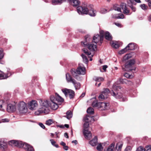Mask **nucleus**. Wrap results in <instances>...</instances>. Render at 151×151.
<instances>
[{
	"mask_svg": "<svg viewBox=\"0 0 151 151\" xmlns=\"http://www.w3.org/2000/svg\"><path fill=\"white\" fill-rule=\"evenodd\" d=\"M90 36L87 35L85 37V41H82L81 42V45L84 47H87L88 49L90 50V52H88V50L85 48L83 49V52L87 55L88 56V57H91L93 56V55H90L91 54V52H93L97 50V44H93V42L91 43H88V42L90 41Z\"/></svg>",
	"mask_w": 151,
	"mask_h": 151,
	"instance_id": "nucleus-1",
	"label": "nucleus"
},
{
	"mask_svg": "<svg viewBox=\"0 0 151 151\" xmlns=\"http://www.w3.org/2000/svg\"><path fill=\"white\" fill-rule=\"evenodd\" d=\"M9 144L13 147L16 146L19 148L23 147L26 151H34V149L32 146L21 141L12 140L9 141Z\"/></svg>",
	"mask_w": 151,
	"mask_h": 151,
	"instance_id": "nucleus-2",
	"label": "nucleus"
},
{
	"mask_svg": "<svg viewBox=\"0 0 151 151\" xmlns=\"http://www.w3.org/2000/svg\"><path fill=\"white\" fill-rule=\"evenodd\" d=\"M71 73L73 77L78 81L81 80V77L78 75L85 74L86 73V69L83 65L79 66L76 70L73 68L70 70Z\"/></svg>",
	"mask_w": 151,
	"mask_h": 151,
	"instance_id": "nucleus-3",
	"label": "nucleus"
},
{
	"mask_svg": "<svg viewBox=\"0 0 151 151\" xmlns=\"http://www.w3.org/2000/svg\"><path fill=\"white\" fill-rule=\"evenodd\" d=\"M39 102L41 107L37 111L35 112V114L38 115L43 113L45 114H48L50 111L49 109V103L48 101L47 100H40Z\"/></svg>",
	"mask_w": 151,
	"mask_h": 151,
	"instance_id": "nucleus-4",
	"label": "nucleus"
},
{
	"mask_svg": "<svg viewBox=\"0 0 151 151\" xmlns=\"http://www.w3.org/2000/svg\"><path fill=\"white\" fill-rule=\"evenodd\" d=\"M77 10L79 14H88L91 16H96V11L92 8L89 10L86 7L79 6L77 7Z\"/></svg>",
	"mask_w": 151,
	"mask_h": 151,
	"instance_id": "nucleus-5",
	"label": "nucleus"
},
{
	"mask_svg": "<svg viewBox=\"0 0 151 151\" xmlns=\"http://www.w3.org/2000/svg\"><path fill=\"white\" fill-rule=\"evenodd\" d=\"M120 7H119V6L118 4H115L114 5L113 9L114 10L116 11H117L118 12H122L121 11V9H122L123 11V13L126 15H130L131 13L129 14V11L127 7L126 4L124 3H122L120 5Z\"/></svg>",
	"mask_w": 151,
	"mask_h": 151,
	"instance_id": "nucleus-6",
	"label": "nucleus"
},
{
	"mask_svg": "<svg viewBox=\"0 0 151 151\" xmlns=\"http://www.w3.org/2000/svg\"><path fill=\"white\" fill-rule=\"evenodd\" d=\"M121 88L120 86H119L114 84L112 86L111 91V93L112 96L116 99H120L122 97V94L120 92H118V91L119 89Z\"/></svg>",
	"mask_w": 151,
	"mask_h": 151,
	"instance_id": "nucleus-7",
	"label": "nucleus"
},
{
	"mask_svg": "<svg viewBox=\"0 0 151 151\" xmlns=\"http://www.w3.org/2000/svg\"><path fill=\"white\" fill-rule=\"evenodd\" d=\"M135 61L134 60H132L126 63L125 65V70L128 71L135 70L136 68L134 66Z\"/></svg>",
	"mask_w": 151,
	"mask_h": 151,
	"instance_id": "nucleus-8",
	"label": "nucleus"
},
{
	"mask_svg": "<svg viewBox=\"0 0 151 151\" xmlns=\"http://www.w3.org/2000/svg\"><path fill=\"white\" fill-rule=\"evenodd\" d=\"M17 109L21 113L26 112L27 110L26 103L23 101L20 102L17 104Z\"/></svg>",
	"mask_w": 151,
	"mask_h": 151,
	"instance_id": "nucleus-9",
	"label": "nucleus"
},
{
	"mask_svg": "<svg viewBox=\"0 0 151 151\" xmlns=\"http://www.w3.org/2000/svg\"><path fill=\"white\" fill-rule=\"evenodd\" d=\"M62 91L66 97L68 95L70 99L74 98L75 96V92L67 88L63 89Z\"/></svg>",
	"mask_w": 151,
	"mask_h": 151,
	"instance_id": "nucleus-10",
	"label": "nucleus"
},
{
	"mask_svg": "<svg viewBox=\"0 0 151 151\" xmlns=\"http://www.w3.org/2000/svg\"><path fill=\"white\" fill-rule=\"evenodd\" d=\"M89 126L88 122H85L83 124V133L84 135L88 138L91 137L92 135L91 132L88 130V128L89 127Z\"/></svg>",
	"mask_w": 151,
	"mask_h": 151,
	"instance_id": "nucleus-11",
	"label": "nucleus"
},
{
	"mask_svg": "<svg viewBox=\"0 0 151 151\" xmlns=\"http://www.w3.org/2000/svg\"><path fill=\"white\" fill-rule=\"evenodd\" d=\"M54 96L52 95L50 97L51 102L49 103V106L53 110H56L58 108V103L55 101Z\"/></svg>",
	"mask_w": 151,
	"mask_h": 151,
	"instance_id": "nucleus-12",
	"label": "nucleus"
},
{
	"mask_svg": "<svg viewBox=\"0 0 151 151\" xmlns=\"http://www.w3.org/2000/svg\"><path fill=\"white\" fill-rule=\"evenodd\" d=\"M103 39H101V37L99 35H94L93 38V42H94L95 44H97V43L99 42L98 44L101 45L103 41Z\"/></svg>",
	"mask_w": 151,
	"mask_h": 151,
	"instance_id": "nucleus-13",
	"label": "nucleus"
},
{
	"mask_svg": "<svg viewBox=\"0 0 151 151\" xmlns=\"http://www.w3.org/2000/svg\"><path fill=\"white\" fill-rule=\"evenodd\" d=\"M99 109L100 110H105L109 109L110 108L109 104L103 102H99Z\"/></svg>",
	"mask_w": 151,
	"mask_h": 151,
	"instance_id": "nucleus-14",
	"label": "nucleus"
},
{
	"mask_svg": "<svg viewBox=\"0 0 151 151\" xmlns=\"http://www.w3.org/2000/svg\"><path fill=\"white\" fill-rule=\"evenodd\" d=\"M7 73L4 74V73L0 70V79H3L6 78L12 75V73L10 70V69H8Z\"/></svg>",
	"mask_w": 151,
	"mask_h": 151,
	"instance_id": "nucleus-15",
	"label": "nucleus"
},
{
	"mask_svg": "<svg viewBox=\"0 0 151 151\" xmlns=\"http://www.w3.org/2000/svg\"><path fill=\"white\" fill-rule=\"evenodd\" d=\"M16 110V107L15 104H10L8 105L7 108V111L9 112H12L15 111Z\"/></svg>",
	"mask_w": 151,
	"mask_h": 151,
	"instance_id": "nucleus-16",
	"label": "nucleus"
},
{
	"mask_svg": "<svg viewBox=\"0 0 151 151\" xmlns=\"http://www.w3.org/2000/svg\"><path fill=\"white\" fill-rule=\"evenodd\" d=\"M6 142L3 139L0 140V148L2 150H5L7 147Z\"/></svg>",
	"mask_w": 151,
	"mask_h": 151,
	"instance_id": "nucleus-17",
	"label": "nucleus"
},
{
	"mask_svg": "<svg viewBox=\"0 0 151 151\" xmlns=\"http://www.w3.org/2000/svg\"><path fill=\"white\" fill-rule=\"evenodd\" d=\"M38 104L36 101L35 100H32L29 104V108L31 110H34L36 109L37 107Z\"/></svg>",
	"mask_w": 151,
	"mask_h": 151,
	"instance_id": "nucleus-18",
	"label": "nucleus"
},
{
	"mask_svg": "<svg viewBox=\"0 0 151 151\" xmlns=\"http://www.w3.org/2000/svg\"><path fill=\"white\" fill-rule=\"evenodd\" d=\"M55 101L57 103L62 102L63 101L64 99L58 94L56 93L55 94Z\"/></svg>",
	"mask_w": 151,
	"mask_h": 151,
	"instance_id": "nucleus-19",
	"label": "nucleus"
},
{
	"mask_svg": "<svg viewBox=\"0 0 151 151\" xmlns=\"http://www.w3.org/2000/svg\"><path fill=\"white\" fill-rule=\"evenodd\" d=\"M66 79L68 82L73 83L75 80L73 78L72 76L68 73L65 75Z\"/></svg>",
	"mask_w": 151,
	"mask_h": 151,
	"instance_id": "nucleus-20",
	"label": "nucleus"
},
{
	"mask_svg": "<svg viewBox=\"0 0 151 151\" xmlns=\"http://www.w3.org/2000/svg\"><path fill=\"white\" fill-rule=\"evenodd\" d=\"M136 44L133 43H129L127 46V50H132L135 49Z\"/></svg>",
	"mask_w": 151,
	"mask_h": 151,
	"instance_id": "nucleus-21",
	"label": "nucleus"
},
{
	"mask_svg": "<svg viewBox=\"0 0 151 151\" xmlns=\"http://www.w3.org/2000/svg\"><path fill=\"white\" fill-rule=\"evenodd\" d=\"M119 81L120 83L122 84L126 83L129 85H131L132 84V82L130 81H128L126 79H122L120 78Z\"/></svg>",
	"mask_w": 151,
	"mask_h": 151,
	"instance_id": "nucleus-22",
	"label": "nucleus"
},
{
	"mask_svg": "<svg viewBox=\"0 0 151 151\" xmlns=\"http://www.w3.org/2000/svg\"><path fill=\"white\" fill-rule=\"evenodd\" d=\"M97 138L96 136L89 142V144L92 146H96L97 143Z\"/></svg>",
	"mask_w": 151,
	"mask_h": 151,
	"instance_id": "nucleus-23",
	"label": "nucleus"
},
{
	"mask_svg": "<svg viewBox=\"0 0 151 151\" xmlns=\"http://www.w3.org/2000/svg\"><path fill=\"white\" fill-rule=\"evenodd\" d=\"M105 38L109 41H111L112 40V37L110 33L108 32H106L105 34Z\"/></svg>",
	"mask_w": 151,
	"mask_h": 151,
	"instance_id": "nucleus-24",
	"label": "nucleus"
},
{
	"mask_svg": "<svg viewBox=\"0 0 151 151\" xmlns=\"http://www.w3.org/2000/svg\"><path fill=\"white\" fill-rule=\"evenodd\" d=\"M72 83L76 89L78 90L80 89L81 85L79 83L77 82L75 80Z\"/></svg>",
	"mask_w": 151,
	"mask_h": 151,
	"instance_id": "nucleus-25",
	"label": "nucleus"
},
{
	"mask_svg": "<svg viewBox=\"0 0 151 151\" xmlns=\"http://www.w3.org/2000/svg\"><path fill=\"white\" fill-rule=\"evenodd\" d=\"M110 91L108 88H104V91L101 93L106 97L107 98L108 96L110 93Z\"/></svg>",
	"mask_w": 151,
	"mask_h": 151,
	"instance_id": "nucleus-26",
	"label": "nucleus"
},
{
	"mask_svg": "<svg viewBox=\"0 0 151 151\" xmlns=\"http://www.w3.org/2000/svg\"><path fill=\"white\" fill-rule=\"evenodd\" d=\"M123 145V143L122 142H119L116 144V148L117 150V151H121Z\"/></svg>",
	"mask_w": 151,
	"mask_h": 151,
	"instance_id": "nucleus-27",
	"label": "nucleus"
},
{
	"mask_svg": "<svg viewBox=\"0 0 151 151\" xmlns=\"http://www.w3.org/2000/svg\"><path fill=\"white\" fill-rule=\"evenodd\" d=\"M69 3H72V5L74 7L77 6L80 3V1L78 0H72L71 2Z\"/></svg>",
	"mask_w": 151,
	"mask_h": 151,
	"instance_id": "nucleus-28",
	"label": "nucleus"
},
{
	"mask_svg": "<svg viewBox=\"0 0 151 151\" xmlns=\"http://www.w3.org/2000/svg\"><path fill=\"white\" fill-rule=\"evenodd\" d=\"M115 144L112 143L104 151H113L114 148Z\"/></svg>",
	"mask_w": 151,
	"mask_h": 151,
	"instance_id": "nucleus-29",
	"label": "nucleus"
},
{
	"mask_svg": "<svg viewBox=\"0 0 151 151\" xmlns=\"http://www.w3.org/2000/svg\"><path fill=\"white\" fill-rule=\"evenodd\" d=\"M113 17L115 19H124V15L122 14H119L118 15L116 14L113 16Z\"/></svg>",
	"mask_w": 151,
	"mask_h": 151,
	"instance_id": "nucleus-30",
	"label": "nucleus"
},
{
	"mask_svg": "<svg viewBox=\"0 0 151 151\" xmlns=\"http://www.w3.org/2000/svg\"><path fill=\"white\" fill-rule=\"evenodd\" d=\"M99 102H98L97 100L93 101L92 103V106L93 107H96L99 109Z\"/></svg>",
	"mask_w": 151,
	"mask_h": 151,
	"instance_id": "nucleus-31",
	"label": "nucleus"
},
{
	"mask_svg": "<svg viewBox=\"0 0 151 151\" xmlns=\"http://www.w3.org/2000/svg\"><path fill=\"white\" fill-rule=\"evenodd\" d=\"M66 118L68 119H70L72 116V113L71 111H68L66 112Z\"/></svg>",
	"mask_w": 151,
	"mask_h": 151,
	"instance_id": "nucleus-32",
	"label": "nucleus"
},
{
	"mask_svg": "<svg viewBox=\"0 0 151 151\" xmlns=\"http://www.w3.org/2000/svg\"><path fill=\"white\" fill-rule=\"evenodd\" d=\"M4 56V53L3 52V50L2 49L0 48V63H1V60L3 58Z\"/></svg>",
	"mask_w": 151,
	"mask_h": 151,
	"instance_id": "nucleus-33",
	"label": "nucleus"
},
{
	"mask_svg": "<svg viewBox=\"0 0 151 151\" xmlns=\"http://www.w3.org/2000/svg\"><path fill=\"white\" fill-rule=\"evenodd\" d=\"M93 79L96 82H100L104 80L103 78L100 77H95Z\"/></svg>",
	"mask_w": 151,
	"mask_h": 151,
	"instance_id": "nucleus-34",
	"label": "nucleus"
},
{
	"mask_svg": "<svg viewBox=\"0 0 151 151\" xmlns=\"http://www.w3.org/2000/svg\"><path fill=\"white\" fill-rule=\"evenodd\" d=\"M87 112L88 114H93L94 113V111L93 108L92 107H90L87 109Z\"/></svg>",
	"mask_w": 151,
	"mask_h": 151,
	"instance_id": "nucleus-35",
	"label": "nucleus"
},
{
	"mask_svg": "<svg viewBox=\"0 0 151 151\" xmlns=\"http://www.w3.org/2000/svg\"><path fill=\"white\" fill-rule=\"evenodd\" d=\"M60 144L63 146V149L65 150H68V147L66 145V144L63 141H62L60 143Z\"/></svg>",
	"mask_w": 151,
	"mask_h": 151,
	"instance_id": "nucleus-36",
	"label": "nucleus"
},
{
	"mask_svg": "<svg viewBox=\"0 0 151 151\" xmlns=\"http://www.w3.org/2000/svg\"><path fill=\"white\" fill-rule=\"evenodd\" d=\"M53 123V121L52 119H50L46 122L45 124L46 125L50 126Z\"/></svg>",
	"mask_w": 151,
	"mask_h": 151,
	"instance_id": "nucleus-37",
	"label": "nucleus"
},
{
	"mask_svg": "<svg viewBox=\"0 0 151 151\" xmlns=\"http://www.w3.org/2000/svg\"><path fill=\"white\" fill-rule=\"evenodd\" d=\"M81 56L83 59L84 62L85 63H87L88 62V60L87 57L84 54H83L81 55Z\"/></svg>",
	"mask_w": 151,
	"mask_h": 151,
	"instance_id": "nucleus-38",
	"label": "nucleus"
},
{
	"mask_svg": "<svg viewBox=\"0 0 151 151\" xmlns=\"http://www.w3.org/2000/svg\"><path fill=\"white\" fill-rule=\"evenodd\" d=\"M112 46L115 48H117L119 47V46L116 42H113L111 44Z\"/></svg>",
	"mask_w": 151,
	"mask_h": 151,
	"instance_id": "nucleus-39",
	"label": "nucleus"
},
{
	"mask_svg": "<svg viewBox=\"0 0 151 151\" xmlns=\"http://www.w3.org/2000/svg\"><path fill=\"white\" fill-rule=\"evenodd\" d=\"M50 141L52 145L55 146L57 148H58L59 147L58 145V144H55L56 142L53 140V139H50Z\"/></svg>",
	"mask_w": 151,
	"mask_h": 151,
	"instance_id": "nucleus-40",
	"label": "nucleus"
},
{
	"mask_svg": "<svg viewBox=\"0 0 151 151\" xmlns=\"http://www.w3.org/2000/svg\"><path fill=\"white\" fill-rule=\"evenodd\" d=\"M127 48H126V47L122 49L121 50H120L119 52V53L120 55L126 52L127 50Z\"/></svg>",
	"mask_w": 151,
	"mask_h": 151,
	"instance_id": "nucleus-41",
	"label": "nucleus"
},
{
	"mask_svg": "<svg viewBox=\"0 0 151 151\" xmlns=\"http://www.w3.org/2000/svg\"><path fill=\"white\" fill-rule=\"evenodd\" d=\"M98 98L100 100H102L105 99H106L107 98L106 97V96L101 93V94L99 96Z\"/></svg>",
	"mask_w": 151,
	"mask_h": 151,
	"instance_id": "nucleus-42",
	"label": "nucleus"
},
{
	"mask_svg": "<svg viewBox=\"0 0 151 151\" xmlns=\"http://www.w3.org/2000/svg\"><path fill=\"white\" fill-rule=\"evenodd\" d=\"M96 149L98 151H101L103 149L102 145L101 144H99L96 147Z\"/></svg>",
	"mask_w": 151,
	"mask_h": 151,
	"instance_id": "nucleus-43",
	"label": "nucleus"
},
{
	"mask_svg": "<svg viewBox=\"0 0 151 151\" xmlns=\"http://www.w3.org/2000/svg\"><path fill=\"white\" fill-rule=\"evenodd\" d=\"M131 57L129 54H127L123 58V60L126 61L128 60Z\"/></svg>",
	"mask_w": 151,
	"mask_h": 151,
	"instance_id": "nucleus-44",
	"label": "nucleus"
},
{
	"mask_svg": "<svg viewBox=\"0 0 151 151\" xmlns=\"http://www.w3.org/2000/svg\"><path fill=\"white\" fill-rule=\"evenodd\" d=\"M100 36L101 37V39H104V35H105V33L103 30H101L100 31Z\"/></svg>",
	"mask_w": 151,
	"mask_h": 151,
	"instance_id": "nucleus-45",
	"label": "nucleus"
},
{
	"mask_svg": "<svg viewBox=\"0 0 151 151\" xmlns=\"http://www.w3.org/2000/svg\"><path fill=\"white\" fill-rule=\"evenodd\" d=\"M124 76L127 78H132L133 77L132 75H131L127 73H124Z\"/></svg>",
	"mask_w": 151,
	"mask_h": 151,
	"instance_id": "nucleus-46",
	"label": "nucleus"
},
{
	"mask_svg": "<svg viewBox=\"0 0 151 151\" xmlns=\"http://www.w3.org/2000/svg\"><path fill=\"white\" fill-rule=\"evenodd\" d=\"M129 5H134L135 4L134 0H129L127 2Z\"/></svg>",
	"mask_w": 151,
	"mask_h": 151,
	"instance_id": "nucleus-47",
	"label": "nucleus"
},
{
	"mask_svg": "<svg viewBox=\"0 0 151 151\" xmlns=\"http://www.w3.org/2000/svg\"><path fill=\"white\" fill-rule=\"evenodd\" d=\"M145 151H151V146L148 145L147 146L145 147V149H144Z\"/></svg>",
	"mask_w": 151,
	"mask_h": 151,
	"instance_id": "nucleus-48",
	"label": "nucleus"
},
{
	"mask_svg": "<svg viewBox=\"0 0 151 151\" xmlns=\"http://www.w3.org/2000/svg\"><path fill=\"white\" fill-rule=\"evenodd\" d=\"M136 151H145V150L142 146H139L137 148Z\"/></svg>",
	"mask_w": 151,
	"mask_h": 151,
	"instance_id": "nucleus-49",
	"label": "nucleus"
},
{
	"mask_svg": "<svg viewBox=\"0 0 151 151\" xmlns=\"http://www.w3.org/2000/svg\"><path fill=\"white\" fill-rule=\"evenodd\" d=\"M90 118L89 116H85L84 118V120L85 122H88V120L89 118Z\"/></svg>",
	"mask_w": 151,
	"mask_h": 151,
	"instance_id": "nucleus-50",
	"label": "nucleus"
},
{
	"mask_svg": "<svg viewBox=\"0 0 151 151\" xmlns=\"http://www.w3.org/2000/svg\"><path fill=\"white\" fill-rule=\"evenodd\" d=\"M132 147L130 146H127L125 148L124 151H131Z\"/></svg>",
	"mask_w": 151,
	"mask_h": 151,
	"instance_id": "nucleus-51",
	"label": "nucleus"
},
{
	"mask_svg": "<svg viewBox=\"0 0 151 151\" xmlns=\"http://www.w3.org/2000/svg\"><path fill=\"white\" fill-rule=\"evenodd\" d=\"M140 6L141 8L143 10H146L147 9V7L145 4H141L140 5Z\"/></svg>",
	"mask_w": 151,
	"mask_h": 151,
	"instance_id": "nucleus-52",
	"label": "nucleus"
},
{
	"mask_svg": "<svg viewBox=\"0 0 151 151\" xmlns=\"http://www.w3.org/2000/svg\"><path fill=\"white\" fill-rule=\"evenodd\" d=\"M133 5H129L130 7L132 9L133 12H135L136 11V8L134 6H132Z\"/></svg>",
	"mask_w": 151,
	"mask_h": 151,
	"instance_id": "nucleus-53",
	"label": "nucleus"
},
{
	"mask_svg": "<svg viewBox=\"0 0 151 151\" xmlns=\"http://www.w3.org/2000/svg\"><path fill=\"white\" fill-rule=\"evenodd\" d=\"M39 125L42 129H45V127L42 123H39Z\"/></svg>",
	"mask_w": 151,
	"mask_h": 151,
	"instance_id": "nucleus-54",
	"label": "nucleus"
},
{
	"mask_svg": "<svg viewBox=\"0 0 151 151\" xmlns=\"http://www.w3.org/2000/svg\"><path fill=\"white\" fill-rule=\"evenodd\" d=\"M3 101L0 100V109H1L3 107Z\"/></svg>",
	"mask_w": 151,
	"mask_h": 151,
	"instance_id": "nucleus-55",
	"label": "nucleus"
},
{
	"mask_svg": "<svg viewBox=\"0 0 151 151\" xmlns=\"http://www.w3.org/2000/svg\"><path fill=\"white\" fill-rule=\"evenodd\" d=\"M107 65H104L103 66V69L104 71H105L106 68H107Z\"/></svg>",
	"mask_w": 151,
	"mask_h": 151,
	"instance_id": "nucleus-56",
	"label": "nucleus"
},
{
	"mask_svg": "<svg viewBox=\"0 0 151 151\" xmlns=\"http://www.w3.org/2000/svg\"><path fill=\"white\" fill-rule=\"evenodd\" d=\"M2 120L3 122H8L9 121V119H3Z\"/></svg>",
	"mask_w": 151,
	"mask_h": 151,
	"instance_id": "nucleus-57",
	"label": "nucleus"
},
{
	"mask_svg": "<svg viewBox=\"0 0 151 151\" xmlns=\"http://www.w3.org/2000/svg\"><path fill=\"white\" fill-rule=\"evenodd\" d=\"M148 1V6L150 8V9H151V0H150Z\"/></svg>",
	"mask_w": 151,
	"mask_h": 151,
	"instance_id": "nucleus-58",
	"label": "nucleus"
},
{
	"mask_svg": "<svg viewBox=\"0 0 151 151\" xmlns=\"http://www.w3.org/2000/svg\"><path fill=\"white\" fill-rule=\"evenodd\" d=\"M64 136L66 138H68L69 137L68 136V133H65V134H64Z\"/></svg>",
	"mask_w": 151,
	"mask_h": 151,
	"instance_id": "nucleus-59",
	"label": "nucleus"
},
{
	"mask_svg": "<svg viewBox=\"0 0 151 151\" xmlns=\"http://www.w3.org/2000/svg\"><path fill=\"white\" fill-rule=\"evenodd\" d=\"M114 24L117 26L118 27H120L121 26V24L119 23H115Z\"/></svg>",
	"mask_w": 151,
	"mask_h": 151,
	"instance_id": "nucleus-60",
	"label": "nucleus"
},
{
	"mask_svg": "<svg viewBox=\"0 0 151 151\" xmlns=\"http://www.w3.org/2000/svg\"><path fill=\"white\" fill-rule=\"evenodd\" d=\"M57 127H60V128H64V126L63 125H57Z\"/></svg>",
	"mask_w": 151,
	"mask_h": 151,
	"instance_id": "nucleus-61",
	"label": "nucleus"
},
{
	"mask_svg": "<svg viewBox=\"0 0 151 151\" xmlns=\"http://www.w3.org/2000/svg\"><path fill=\"white\" fill-rule=\"evenodd\" d=\"M72 142L73 143H75L76 145L78 143L77 141L76 140H73V141H72Z\"/></svg>",
	"mask_w": 151,
	"mask_h": 151,
	"instance_id": "nucleus-62",
	"label": "nucleus"
},
{
	"mask_svg": "<svg viewBox=\"0 0 151 151\" xmlns=\"http://www.w3.org/2000/svg\"><path fill=\"white\" fill-rule=\"evenodd\" d=\"M85 93H82V94L80 96V97L83 98L85 96Z\"/></svg>",
	"mask_w": 151,
	"mask_h": 151,
	"instance_id": "nucleus-63",
	"label": "nucleus"
},
{
	"mask_svg": "<svg viewBox=\"0 0 151 151\" xmlns=\"http://www.w3.org/2000/svg\"><path fill=\"white\" fill-rule=\"evenodd\" d=\"M148 20L149 21L151 22V15H150L149 16L148 18Z\"/></svg>",
	"mask_w": 151,
	"mask_h": 151,
	"instance_id": "nucleus-64",
	"label": "nucleus"
}]
</instances>
